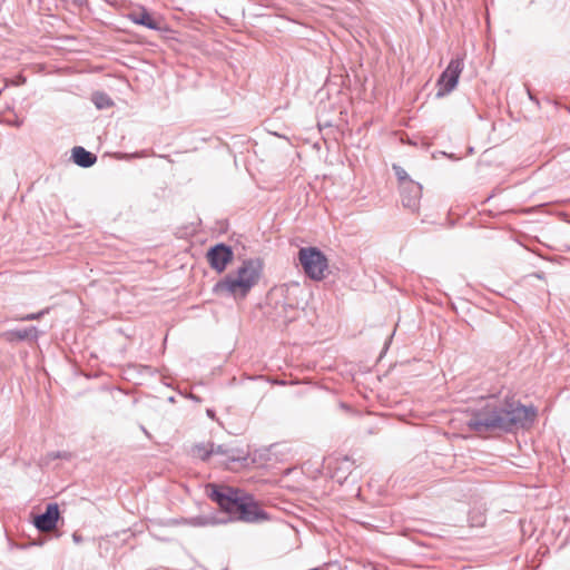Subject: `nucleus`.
<instances>
[{
  "instance_id": "nucleus-4",
  "label": "nucleus",
  "mask_w": 570,
  "mask_h": 570,
  "mask_svg": "<svg viewBox=\"0 0 570 570\" xmlns=\"http://www.w3.org/2000/svg\"><path fill=\"white\" fill-rule=\"evenodd\" d=\"M298 261L306 275L314 281H322L328 267L326 256L316 247H303L298 252Z\"/></svg>"
},
{
  "instance_id": "nucleus-11",
  "label": "nucleus",
  "mask_w": 570,
  "mask_h": 570,
  "mask_svg": "<svg viewBox=\"0 0 570 570\" xmlns=\"http://www.w3.org/2000/svg\"><path fill=\"white\" fill-rule=\"evenodd\" d=\"M72 160L80 167L88 168L95 165L97 156L83 147L77 146L72 148Z\"/></svg>"
},
{
  "instance_id": "nucleus-7",
  "label": "nucleus",
  "mask_w": 570,
  "mask_h": 570,
  "mask_svg": "<svg viewBox=\"0 0 570 570\" xmlns=\"http://www.w3.org/2000/svg\"><path fill=\"white\" fill-rule=\"evenodd\" d=\"M401 197L404 207L412 212L417 210L422 197V186L413 180L406 181L401 187Z\"/></svg>"
},
{
  "instance_id": "nucleus-15",
  "label": "nucleus",
  "mask_w": 570,
  "mask_h": 570,
  "mask_svg": "<svg viewBox=\"0 0 570 570\" xmlns=\"http://www.w3.org/2000/svg\"><path fill=\"white\" fill-rule=\"evenodd\" d=\"M393 170L397 177V179L401 181V187L409 180H411L407 176V173L404 168L397 165H393Z\"/></svg>"
},
{
  "instance_id": "nucleus-19",
  "label": "nucleus",
  "mask_w": 570,
  "mask_h": 570,
  "mask_svg": "<svg viewBox=\"0 0 570 570\" xmlns=\"http://www.w3.org/2000/svg\"><path fill=\"white\" fill-rule=\"evenodd\" d=\"M53 459L61 458L60 453L52 455Z\"/></svg>"
},
{
  "instance_id": "nucleus-13",
  "label": "nucleus",
  "mask_w": 570,
  "mask_h": 570,
  "mask_svg": "<svg viewBox=\"0 0 570 570\" xmlns=\"http://www.w3.org/2000/svg\"><path fill=\"white\" fill-rule=\"evenodd\" d=\"M193 454L203 461H207L210 458V455H213V450H210V443L196 444L193 448Z\"/></svg>"
},
{
  "instance_id": "nucleus-17",
  "label": "nucleus",
  "mask_w": 570,
  "mask_h": 570,
  "mask_svg": "<svg viewBox=\"0 0 570 570\" xmlns=\"http://www.w3.org/2000/svg\"><path fill=\"white\" fill-rule=\"evenodd\" d=\"M193 524H194V525H205V524H206V522H205V521H203V520H200V519H196V520H194V521H193Z\"/></svg>"
},
{
  "instance_id": "nucleus-2",
  "label": "nucleus",
  "mask_w": 570,
  "mask_h": 570,
  "mask_svg": "<svg viewBox=\"0 0 570 570\" xmlns=\"http://www.w3.org/2000/svg\"><path fill=\"white\" fill-rule=\"evenodd\" d=\"M207 495L229 515V521L258 523L269 519L256 499L240 489L208 484Z\"/></svg>"
},
{
  "instance_id": "nucleus-9",
  "label": "nucleus",
  "mask_w": 570,
  "mask_h": 570,
  "mask_svg": "<svg viewBox=\"0 0 570 570\" xmlns=\"http://www.w3.org/2000/svg\"><path fill=\"white\" fill-rule=\"evenodd\" d=\"M128 18L136 24L144 26L151 30H161V19L155 18L145 8L131 11Z\"/></svg>"
},
{
  "instance_id": "nucleus-8",
  "label": "nucleus",
  "mask_w": 570,
  "mask_h": 570,
  "mask_svg": "<svg viewBox=\"0 0 570 570\" xmlns=\"http://www.w3.org/2000/svg\"><path fill=\"white\" fill-rule=\"evenodd\" d=\"M59 519V508L57 503H50L46 511L35 518V525L41 532L52 531Z\"/></svg>"
},
{
  "instance_id": "nucleus-5",
  "label": "nucleus",
  "mask_w": 570,
  "mask_h": 570,
  "mask_svg": "<svg viewBox=\"0 0 570 570\" xmlns=\"http://www.w3.org/2000/svg\"><path fill=\"white\" fill-rule=\"evenodd\" d=\"M463 70V59H452L446 69L441 73L438 80V97H443L453 91L458 85L460 75Z\"/></svg>"
},
{
  "instance_id": "nucleus-6",
  "label": "nucleus",
  "mask_w": 570,
  "mask_h": 570,
  "mask_svg": "<svg viewBox=\"0 0 570 570\" xmlns=\"http://www.w3.org/2000/svg\"><path fill=\"white\" fill-rule=\"evenodd\" d=\"M207 259L213 269L222 273L233 259V250L225 244H217L208 250Z\"/></svg>"
},
{
  "instance_id": "nucleus-14",
  "label": "nucleus",
  "mask_w": 570,
  "mask_h": 570,
  "mask_svg": "<svg viewBox=\"0 0 570 570\" xmlns=\"http://www.w3.org/2000/svg\"><path fill=\"white\" fill-rule=\"evenodd\" d=\"M210 450H213V454L225 455L230 461H236L239 459L236 455H234L233 451L226 448L225 445H216L214 443H210Z\"/></svg>"
},
{
  "instance_id": "nucleus-12",
  "label": "nucleus",
  "mask_w": 570,
  "mask_h": 570,
  "mask_svg": "<svg viewBox=\"0 0 570 570\" xmlns=\"http://www.w3.org/2000/svg\"><path fill=\"white\" fill-rule=\"evenodd\" d=\"M91 100L98 109H107L114 105L111 98L101 91L94 92Z\"/></svg>"
},
{
  "instance_id": "nucleus-16",
  "label": "nucleus",
  "mask_w": 570,
  "mask_h": 570,
  "mask_svg": "<svg viewBox=\"0 0 570 570\" xmlns=\"http://www.w3.org/2000/svg\"><path fill=\"white\" fill-rule=\"evenodd\" d=\"M48 311L47 309H42L38 313H31V314H27L24 316H20V317H17L16 320L18 321H33V320H39Z\"/></svg>"
},
{
  "instance_id": "nucleus-18",
  "label": "nucleus",
  "mask_w": 570,
  "mask_h": 570,
  "mask_svg": "<svg viewBox=\"0 0 570 570\" xmlns=\"http://www.w3.org/2000/svg\"><path fill=\"white\" fill-rule=\"evenodd\" d=\"M72 539H73V541H75V542H77V543L81 542V537H80L79 534H77V533H73V534H72Z\"/></svg>"
},
{
  "instance_id": "nucleus-10",
  "label": "nucleus",
  "mask_w": 570,
  "mask_h": 570,
  "mask_svg": "<svg viewBox=\"0 0 570 570\" xmlns=\"http://www.w3.org/2000/svg\"><path fill=\"white\" fill-rule=\"evenodd\" d=\"M7 342L17 341H36L39 336V331L36 326L23 330L7 331L1 335Z\"/></svg>"
},
{
  "instance_id": "nucleus-1",
  "label": "nucleus",
  "mask_w": 570,
  "mask_h": 570,
  "mask_svg": "<svg viewBox=\"0 0 570 570\" xmlns=\"http://www.w3.org/2000/svg\"><path fill=\"white\" fill-rule=\"evenodd\" d=\"M534 406H524L515 401L500 400L491 395L482 407L474 411L468 426L478 433L511 431L515 426L525 428L534 421Z\"/></svg>"
},
{
  "instance_id": "nucleus-3",
  "label": "nucleus",
  "mask_w": 570,
  "mask_h": 570,
  "mask_svg": "<svg viewBox=\"0 0 570 570\" xmlns=\"http://www.w3.org/2000/svg\"><path fill=\"white\" fill-rule=\"evenodd\" d=\"M263 267V261L259 258L245 259L236 273L227 274L214 285L213 291L219 296L244 299L258 284Z\"/></svg>"
}]
</instances>
